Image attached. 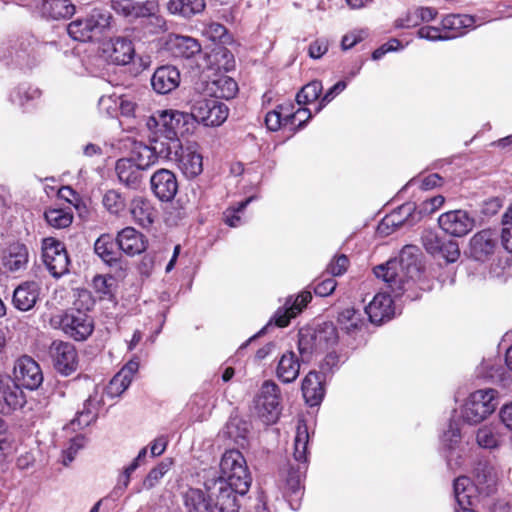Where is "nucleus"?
I'll return each mask as SVG.
<instances>
[{
	"mask_svg": "<svg viewBox=\"0 0 512 512\" xmlns=\"http://www.w3.org/2000/svg\"><path fill=\"white\" fill-rule=\"evenodd\" d=\"M206 92L213 99H231L238 92V85L236 81L225 75L215 74V77L207 82Z\"/></svg>",
	"mask_w": 512,
	"mask_h": 512,
	"instance_id": "obj_33",
	"label": "nucleus"
},
{
	"mask_svg": "<svg viewBox=\"0 0 512 512\" xmlns=\"http://www.w3.org/2000/svg\"><path fill=\"white\" fill-rule=\"evenodd\" d=\"M104 52L114 64L127 65L134 58L135 48L131 40L125 37H117L110 41Z\"/></svg>",
	"mask_w": 512,
	"mask_h": 512,
	"instance_id": "obj_32",
	"label": "nucleus"
},
{
	"mask_svg": "<svg viewBox=\"0 0 512 512\" xmlns=\"http://www.w3.org/2000/svg\"><path fill=\"white\" fill-rule=\"evenodd\" d=\"M418 221L416 204L407 202L386 215L379 223L377 231L379 234L389 235L401 226H412Z\"/></svg>",
	"mask_w": 512,
	"mask_h": 512,
	"instance_id": "obj_14",
	"label": "nucleus"
},
{
	"mask_svg": "<svg viewBox=\"0 0 512 512\" xmlns=\"http://www.w3.org/2000/svg\"><path fill=\"white\" fill-rule=\"evenodd\" d=\"M112 20L113 16L107 9L95 7L85 16L70 22L67 32L76 41H90L107 32L111 27Z\"/></svg>",
	"mask_w": 512,
	"mask_h": 512,
	"instance_id": "obj_6",
	"label": "nucleus"
},
{
	"mask_svg": "<svg viewBox=\"0 0 512 512\" xmlns=\"http://www.w3.org/2000/svg\"><path fill=\"white\" fill-rule=\"evenodd\" d=\"M116 243L119 249L128 256L141 254L147 248L144 235L133 227H125L119 231Z\"/></svg>",
	"mask_w": 512,
	"mask_h": 512,
	"instance_id": "obj_22",
	"label": "nucleus"
},
{
	"mask_svg": "<svg viewBox=\"0 0 512 512\" xmlns=\"http://www.w3.org/2000/svg\"><path fill=\"white\" fill-rule=\"evenodd\" d=\"M117 14L134 20L138 18L154 17L159 11L158 3L154 0L135 2L130 0L128 4H120L112 8Z\"/></svg>",
	"mask_w": 512,
	"mask_h": 512,
	"instance_id": "obj_29",
	"label": "nucleus"
},
{
	"mask_svg": "<svg viewBox=\"0 0 512 512\" xmlns=\"http://www.w3.org/2000/svg\"><path fill=\"white\" fill-rule=\"evenodd\" d=\"M104 208L113 215H119L126 208V199L114 189L105 192L102 198Z\"/></svg>",
	"mask_w": 512,
	"mask_h": 512,
	"instance_id": "obj_55",
	"label": "nucleus"
},
{
	"mask_svg": "<svg viewBox=\"0 0 512 512\" xmlns=\"http://www.w3.org/2000/svg\"><path fill=\"white\" fill-rule=\"evenodd\" d=\"M180 73L173 66H162L155 70L151 78L153 90L158 94H168L179 86Z\"/></svg>",
	"mask_w": 512,
	"mask_h": 512,
	"instance_id": "obj_24",
	"label": "nucleus"
},
{
	"mask_svg": "<svg viewBox=\"0 0 512 512\" xmlns=\"http://www.w3.org/2000/svg\"><path fill=\"white\" fill-rule=\"evenodd\" d=\"M280 388L272 380L263 382L260 392L255 400V409L263 423H275L280 415Z\"/></svg>",
	"mask_w": 512,
	"mask_h": 512,
	"instance_id": "obj_8",
	"label": "nucleus"
},
{
	"mask_svg": "<svg viewBox=\"0 0 512 512\" xmlns=\"http://www.w3.org/2000/svg\"><path fill=\"white\" fill-rule=\"evenodd\" d=\"M171 160L178 161L179 169L187 178H195L203 171V156L196 143L189 144L178 152L177 157Z\"/></svg>",
	"mask_w": 512,
	"mask_h": 512,
	"instance_id": "obj_19",
	"label": "nucleus"
},
{
	"mask_svg": "<svg viewBox=\"0 0 512 512\" xmlns=\"http://www.w3.org/2000/svg\"><path fill=\"white\" fill-rule=\"evenodd\" d=\"M324 392L322 374L310 371L302 382V393L306 403L310 406L318 405L324 397Z\"/></svg>",
	"mask_w": 512,
	"mask_h": 512,
	"instance_id": "obj_36",
	"label": "nucleus"
},
{
	"mask_svg": "<svg viewBox=\"0 0 512 512\" xmlns=\"http://www.w3.org/2000/svg\"><path fill=\"white\" fill-rule=\"evenodd\" d=\"M182 502L186 512H215L214 499L207 490L188 488L182 492Z\"/></svg>",
	"mask_w": 512,
	"mask_h": 512,
	"instance_id": "obj_23",
	"label": "nucleus"
},
{
	"mask_svg": "<svg viewBox=\"0 0 512 512\" xmlns=\"http://www.w3.org/2000/svg\"><path fill=\"white\" fill-rule=\"evenodd\" d=\"M202 34L213 42L219 41L226 43L225 38L227 37V29L220 23L212 22L205 25L202 30Z\"/></svg>",
	"mask_w": 512,
	"mask_h": 512,
	"instance_id": "obj_60",
	"label": "nucleus"
},
{
	"mask_svg": "<svg viewBox=\"0 0 512 512\" xmlns=\"http://www.w3.org/2000/svg\"><path fill=\"white\" fill-rule=\"evenodd\" d=\"M94 303L88 290L77 289L74 292L73 306L54 316L51 324L76 341L86 340L94 330V322L89 315Z\"/></svg>",
	"mask_w": 512,
	"mask_h": 512,
	"instance_id": "obj_4",
	"label": "nucleus"
},
{
	"mask_svg": "<svg viewBox=\"0 0 512 512\" xmlns=\"http://www.w3.org/2000/svg\"><path fill=\"white\" fill-rule=\"evenodd\" d=\"M113 277L96 275L93 278V288L100 295V298L112 296Z\"/></svg>",
	"mask_w": 512,
	"mask_h": 512,
	"instance_id": "obj_62",
	"label": "nucleus"
},
{
	"mask_svg": "<svg viewBox=\"0 0 512 512\" xmlns=\"http://www.w3.org/2000/svg\"><path fill=\"white\" fill-rule=\"evenodd\" d=\"M337 321L342 330L350 333L361 326L362 316L359 311L348 307L339 312Z\"/></svg>",
	"mask_w": 512,
	"mask_h": 512,
	"instance_id": "obj_53",
	"label": "nucleus"
},
{
	"mask_svg": "<svg viewBox=\"0 0 512 512\" xmlns=\"http://www.w3.org/2000/svg\"><path fill=\"white\" fill-rule=\"evenodd\" d=\"M498 406V392L492 388L472 392L461 409L463 420L476 425L487 419Z\"/></svg>",
	"mask_w": 512,
	"mask_h": 512,
	"instance_id": "obj_7",
	"label": "nucleus"
},
{
	"mask_svg": "<svg viewBox=\"0 0 512 512\" xmlns=\"http://www.w3.org/2000/svg\"><path fill=\"white\" fill-rule=\"evenodd\" d=\"M43 261L55 278H60L69 272L70 260L64 244L52 237L44 238L42 241Z\"/></svg>",
	"mask_w": 512,
	"mask_h": 512,
	"instance_id": "obj_10",
	"label": "nucleus"
},
{
	"mask_svg": "<svg viewBox=\"0 0 512 512\" xmlns=\"http://www.w3.org/2000/svg\"><path fill=\"white\" fill-rule=\"evenodd\" d=\"M190 115L192 124L197 121L205 126L215 127L226 121L229 109L225 103L217 99H201L193 104Z\"/></svg>",
	"mask_w": 512,
	"mask_h": 512,
	"instance_id": "obj_9",
	"label": "nucleus"
},
{
	"mask_svg": "<svg viewBox=\"0 0 512 512\" xmlns=\"http://www.w3.org/2000/svg\"><path fill=\"white\" fill-rule=\"evenodd\" d=\"M95 253L107 264L118 261V253L115 250L113 238L108 234L101 235L94 244Z\"/></svg>",
	"mask_w": 512,
	"mask_h": 512,
	"instance_id": "obj_47",
	"label": "nucleus"
},
{
	"mask_svg": "<svg viewBox=\"0 0 512 512\" xmlns=\"http://www.w3.org/2000/svg\"><path fill=\"white\" fill-rule=\"evenodd\" d=\"M26 404L23 390L10 378L0 375V413L11 414Z\"/></svg>",
	"mask_w": 512,
	"mask_h": 512,
	"instance_id": "obj_15",
	"label": "nucleus"
},
{
	"mask_svg": "<svg viewBox=\"0 0 512 512\" xmlns=\"http://www.w3.org/2000/svg\"><path fill=\"white\" fill-rule=\"evenodd\" d=\"M309 443L308 427L304 421H299L296 428L293 445V459L281 470L278 486L291 509L297 510L304 494L302 480L307 469V448Z\"/></svg>",
	"mask_w": 512,
	"mask_h": 512,
	"instance_id": "obj_3",
	"label": "nucleus"
},
{
	"mask_svg": "<svg viewBox=\"0 0 512 512\" xmlns=\"http://www.w3.org/2000/svg\"><path fill=\"white\" fill-rule=\"evenodd\" d=\"M154 195L163 202L174 199L178 191V181L175 174L168 169L157 170L150 179Z\"/></svg>",
	"mask_w": 512,
	"mask_h": 512,
	"instance_id": "obj_18",
	"label": "nucleus"
},
{
	"mask_svg": "<svg viewBox=\"0 0 512 512\" xmlns=\"http://www.w3.org/2000/svg\"><path fill=\"white\" fill-rule=\"evenodd\" d=\"M20 388L37 389L43 382V373L39 364L29 356L18 358L13 368V379Z\"/></svg>",
	"mask_w": 512,
	"mask_h": 512,
	"instance_id": "obj_13",
	"label": "nucleus"
},
{
	"mask_svg": "<svg viewBox=\"0 0 512 512\" xmlns=\"http://www.w3.org/2000/svg\"><path fill=\"white\" fill-rule=\"evenodd\" d=\"M312 295L309 291L301 292L295 299L288 298L284 309H278L275 314V324L278 327H286L290 320L296 317L304 307L311 301Z\"/></svg>",
	"mask_w": 512,
	"mask_h": 512,
	"instance_id": "obj_31",
	"label": "nucleus"
},
{
	"mask_svg": "<svg viewBox=\"0 0 512 512\" xmlns=\"http://www.w3.org/2000/svg\"><path fill=\"white\" fill-rule=\"evenodd\" d=\"M255 199L254 196L248 197L244 201L237 203L235 206L227 208L223 212V221L226 225L235 228L243 224L241 214L245 208Z\"/></svg>",
	"mask_w": 512,
	"mask_h": 512,
	"instance_id": "obj_54",
	"label": "nucleus"
},
{
	"mask_svg": "<svg viewBox=\"0 0 512 512\" xmlns=\"http://www.w3.org/2000/svg\"><path fill=\"white\" fill-rule=\"evenodd\" d=\"M417 34L420 38L427 39L430 41L453 39V35L442 34L441 27H434V26L421 27L418 30Z\"/></svg>",
	"mask_w": 512,
	"mask_h": 512,
	"instance_id": "obj_63",
	"label": "nucleus"
},
{
	"mask_svg": "<svg viewBox=\"0 0 512 512\" xmlns=\"http://www.w3.org/2000/svg\"><path fill=\"white\" fill-rule=\"evenodd\" d=\"M115 171L121 183L130 188H137L141 182V169L129 158L116 162Z\"/></svg>",
	"mask_w": 512,
	"mask_h": 512,
	"instance_id": "obj_40",
	"label": "nucleus"
},
{
	"mask_svg": "<svg viewBox=\"0 0 512 512\" xmlns=\"http://www.w3.org/2000/svg\"><path fill=\"white\" fill-rule=\"evenodd\" d=\"M422 245L425 250L435 256L437 252H439V248L442 242V238L438 236L435 231L425 230L421 236Z\"/></svg>",
	"mask_w": 512,
	"mask_h": 512,
	"instance_id": "obj_61",
	"label": "nucleus"
},
{
	"mask_svg": "<svg viewBox=\"0 0 512 512\" xmlns=\"http://www.w3.org/2000/svg\"><path fill=\"white\" fill-rule=\"evenodd\" d=\"M503 442L504 435L502 433V428L498 424L484 425L476 432V443L483 449H497Z\"/></svg>",
	"mask_w": 512,
	"mask_h": 512,
	"instance_id": "obj_39",
	"label": "nucleus"
},
{
	"mask_svg": "<svg viewBox=\"0 0 512 512\" xmlns=\"http://www.w3.org/2000/svg\"><path fill=\"white\" fill-rule=\"evenodd\" d=\"M28 249L19 242L11 244L3 256V266L10 272L24 270L28 263Z\"/></svg>",
	"mask_w": 512,
	"mask_h": 512,
	"instance_id": "obj_38",
	"label": "nucleus"
},
{
	"mask_svg": "<svg viewBox=\"0 0 512 512\" xmlns=\"http://www.w3.org/2000/svg\"><path fill=\"white\" fill-rule=\"evenodd\" d=\"M294 107L291 103H285L277 106L278 113L282 116L284 124L295 125V119H300V115H306V119L311 118V112L307 108H298L293 111Z\"/></svg>",
	"mask_w": 512,
	"mask_h": 512,
	"instance_id": "obj_57",
	"label": "nucleus"
},
{
	"mask_svg": "<svg viewBox=\"0 0 512 512\" xmlns=\"http://www.w3.org/2000/svg\"><path fill=\"white\" fill-rule=\"evenodd\" d=\"M44 216L47 223L56 229H63L70 226L73 220V214L69 208H49L46 210Z\"/></svg>",
	"mask_w": 512,
	"mask_h": 512,
	"instance_id": "obj_52",
	"label": "nucleus"
},
{
	"mask_svg": "<svg viewBox=\"0 0 512 512\" xmlns=\"http://www.w3.org/2000/svg\"><path fill=\"white\" fill-rule=\"evenodd\" d=\"M474 18L470 15L451 14L441 21V29L445 35H453V38L461 36L465 30L473 27Z\"/></svg>",
	"mask_w": 512,
	"mask_h": 512,
	"instance_id": "obj_43",
	"label": "nucleus"
},
{
	"mask_svg": "<svg viewBox=\"0 0 512 512\" xmlns=\"http://www.w3.org/2000/svg\"><path fill=\"white\" fill-rule=\"evenodd\" d=\"M41 96V91L29 84H20L10 94L11 101L20 106L25 107L30 102H34Z\"/></svg>",
	"mask_w": 512,
	"mask_h": 512,
	"instance_id": "obj_49",
	"label": "nucleus"
},
{
	"mask_svg": "<svg viewBox=\"0 0 512 512\" xmlns=\"http://www.w3.org/2000/svg\"><path fill=\"white\" fill-rule=\"evenodd\" d=\"M369 319L373 323H382L391 319L394 314L393 300L387 293H377L365 307Z\"/></svg>",
	"mask_w": 512,
	"mask_h": 512,
	"instance_id": "obj_27",
	"label": "nucleus"
},
{
	"mask_svg": "<svg viewBox=\"0 0 512 512\" xmlns=\"http://www.w3.org/2000/svg\"><path fill=\"white\" fill-rule=\"evenodd\" d=\"M51 355L55 369L62 375L68 376L76 371L78 355L74 345L71 343L63 341L53 342Z\"/></svg>",
	"mask_w": 512,
	"mask_h": 512,
	"instance_id": "obj_16",
	"label": "nucleus"
},
{
	"mask_svg": "<svg viewBox=\"0 0 512 512\" xmlns=\"http://www.w3.org/2000/svg\"><path fill=\"white\" fill-rule=\"evenodd\" d=\"M147 452L148 447H143L139 451L138 455L132 460V462L123 468L122 472L119 474L117 478V482L114 488L109 493L107 498H110L115 501L118 500L121 496H123L127 487L129 486V483L131 481V475L133 474V472L146 463Z\"/></svg>",
	"mask_w": 512,
	"mask_h": 512,
	"instance_id": "obj_26",
	"label": "nucleus"
},
{
	"mask_svg": "<svg viewBox=\"0 0 512 512\" xmlns=\"http://www.w3.org/2000/svg\"><path fill=\"white\" fill-rule=\"evenodd\" d=\"M498 481L496 468L488 462H479L474 472V483L479 493L488 495L492 492Z\"/></svg>",
	"mask_w": 512,
	"mask_h": 512,
	"instance_id": "obj_37",
	"label": "nucleus"
},
{
	"mask_svg": "<svg viewBox=\"0 0 512 512\" xmlns=\"http://www.w3.org/2000/svg\"><path fill=\"white\" fill-rule=\"evenodd\" d=\"M301 362L293 351L281 355L276 366V377L285 384L294 382L300 373Z\"/></svg>",
	"mask_w": 512,
	"mask_h": 512,
	"instance_id": "obj_34",
	"label": "nucleus"
},
{
	"mask_svg": "<svg viewBox=\"0 0 512 512\" xmlns=\"http://www.w3.org/2000/svg\"><path fill=\"white\" fill-rule=\"evenodd\" d=\"M337 338L336 328L331 323H325L324 326L315 334H312L309 331H301L299 333L298 351L302 361H305L315 350H317L322 341L325 342L326 346H331L337 342Z\"/></svg>",
	"mask_w": 512,
	"mask_h": 512,
	"instance_id": "obj_12",
	"label": "nucleus"
},
{
	"mask_svg": "<svg viewBox=\"0 0 512 512\" xmlns=\"http://www.w3.org/2000/svg\"><path fill=\"white\" fill-rule=\"evenodd\" d=\"M204 8V0H169L167 3V9L171 14H178L186 18L202 12Z\"/></svg>",
	"mask_w": 512,
	"mask_h": 512,
	"instance_id": "obj_46",
	"label": "nucleus"
},
{
	"mask_svg": "<svg viewBox=\"0 0 512 512\" xmlns=\"http://www.w3.org/2000/svg\"><path fill=\"white\" fill-rule=\"evenodd\" d=\"M146 126L156 140V149L167 159H172L182 150L180 137L193 127L192 116L173 109L158 110L147 119Z\"/></svg>",
	"mask_w": 512,
	"mask_h": 512,
	"instance_id": "obj_1",
	"label": "nucleus"
},
{
	"mask_svg": "<svg viewBox=\"0 0 512 512\" xmlns=\"http://www.w3.org/2000/svg\"><path fill=\"white\" fill-rule=\"evenodd\" d=\"M435 256L443 258L450 263L455 262L460 256L458 243L453 240L443 239L439 248V252H437Z\"/></svg>",
	"mask_w": 512,
	"mask_h": 512,
	"instance_id": "obj_58",
	"label": "nucleus"
},
{
	"mask_svg": "<svg viewBox=\"0 0 512 512\" xmlns=\"http://www.w3.org/2000/svg\"><path fill=\"white\" fill-rule=\"evenodd\" d=\"M101 397L98 391L95 390L93 394L85 400L83 409L77 412L76 418L72 421V425L77 424L79 427H86L92 423L98 414V410L101 404Z\"/></svg>",
	"mask_w": 512,
	"mask_h": 512,
	"instance_id": "obj_44",
	"label": "nucleus"
},
{
	"mask_svg": "<svg viewBox=\"0 0 512 512\" xmlns=\"http://www.w3.org/2000/svg\"><path fill=\"white\" fill-rule=\"evenodd\" d=\"M151 145L144 143H135L129 159L132 160L141 170H146L153 166L159 158L167 159L156 149V140L150 136Z\"/></svg>",
	"mask_w": 512,
	"mask_h": 512,
	"instance_id": "obj_25",
	"label": "nucleus"
},
{
	"mask_svg": "<svg viewBox=\"0 0 512 512\" xmlns=\"http://www.w3.org/2000/svg\"><path fill=\"white\" fill-rule=\"evenodd\" d=\"M497 239V232L491 229H484L476 233L470 240V256L475 260L484 261L493 253Z\"/></svg>",
	"mask_w": 512,
	"mask_h": 512,
	"instance_id": "obj_20",
	"label": "nucleus"
},
{
	"mask_svg": "<svg viewBox=\"0 0 512 512\" xmlns=\"http://www.w3.org/2000/svg\"><path fill=\"white\" fill-rule=\"evenodd\" d=\"M421 255L417 246L406 245L398 259L375 267L374 274L388 285L395 296H400L421 279Z\"/></svg>",
	"mask_w": 512,
	"mask_h": 512,
	"instance_id": "obj_2",
	"label": "nucleus"
},
{
	"mask_svg": "<svg viewBox=\"0 0 512 512\" xmlns=\"http://www.w3.org/2000/svg\"><path fill=\"white\" fill-rule=\"evenodd\" d=\"M205 479L223 480L228 485L234 487L239 495H244L248 492L252 481L244 456L235 449L227 450L222 455L220 476L216 477V473L211 471L208 472Z\"/></svg>",
	"mask_w": 512,
	"mask_h": 512,
	"instance_id": "obj_5",
	"label": "nucleus"
},
{
	"mask_svg": "<svg viewBox=\"0 0 512 512\" xmlns=\"http://www.w3.org/2000/svg\"><path fill=\"white\" fill-rule=\"evenodd\" d=\"M323 86L320 81H312L305 85L296 95L299 105H306L317 100L322 92Z\"/></svg>",
	"mask_w": 512,
	"mask_h": 512,
	"instance_id": "obj_56",
	"label": "nucleus"
},
{
	"mask_svg": "<svg viewBox=\"0 0 512 512\" xmlns=\"http://www.w3.org/2000/svg\"><path fill=\"white\" fill-rule=\"evenodd\" d=\"M133 221L142 228L151 227L158 217V211L150 200L142 196L134 197L129 204Z\"/></svg>",
	"mask_w": 512,
	"mask_h": 512,
	"instance_id": "obj_21",
	"label": "nucleus"
},
{
	"mask_svg": "<svg viewBox=\"0 0 512 512\" xmlns=\"http://www.w3.org/2000/svg\"><path fill=\"white\" fill-rule=\"evenodd\" d=\"M461 439L460 428L457 423L450 422L448 429L443 433L441 442L444 447L450 450V454L446 455L447 464L449 467L453 468L455 465H459V462L456 461L453 463V450L459 444Z\"/></svg>",
	"mask_w": 512,
	"mask_h": 512,
	"instance_id": "obj_51",
	"label": "nucleus"
},
{
	"mask_svg": "<svg viewBox=\"0 0 512 512\" xmlns=\"http://www.w3.org/2000/svg\"><path fill=\"white\" fill-rule=\"evenodd\" d=\"M348 265V257L344 254H341L331 260L327 266V272L332 276H340L346 272Z\"/></svg>",
	"mask_w": 512,
	"mask_h": 512,
	"instance_id": "obj_64",
	"label": "nucleus"
},
{
	"mask_svg": "<svg viewBox=\"0 0 512 512\" xmlns=\"http://www.w3.org/2000/svg\"><path fill=\"white\" fill-rule=\"evenodd\" d=\"M206 61L208 70L219 74L222 71L227 72L234 68V56L225 47L214 48L207 54Z\"/></svg>",
	"mask_w": 512,
	"mask_h": 512,
	"instance_id": "obj_42",
	"label": "nucleus"
},
{
	"mask_svg": "<svg viewBox=\"0 0 512 512\" xmlns=\"http://www.w3.org/2000/svg\"><path fill=\"white\" fill-rule=\"evenodd\" d=\"M250 433V424L241 418H231L226 425V434L236 444L243 446Z\"/></svg>",
	"mask_w": 512,
	"mask_h": 512,
	"instance_id": "obj_48",
	"label": "nucleus"
},
{
	"mask_svg": "<svg viewBox=\"0 0 512 512\" xmlns=\"http://www.w3.org/2000/svg\"><path fill=\"white\" fill-rule=\"evenodd\" d=\"M205 489L210 493V497L215 498V512H238L239 504L234 487L228 485L223 480L205 479Z\"/></svg>",
	"mask_w": 512,
	"mask_h": 512,
	"instance_id": "obj_11",
	"label": "nucleus"
},
{
	"mask_svg": "<svg viewBox=\"0 0 512 512\" xmlns=\"http://www.w3.org/2000/svg\"><path fill=\"white\" fill-rule=\"evenodd\" d=\"M438 223L443 231L455 237L466 235L474 226V220L464 210L443 213L440 215Z\"/></svg>",
	"mask_w": 512,
	"mask_h": 512,
	"instance_id": "obj_17",
	"label": "nucleus"
},
{
	"mask_svg": "<svg viewBox=\"0 0 512 512\" xmlns=\"http://www.w3.org/2000/svg\"><path fill=\"white\" fill-rule=\"evenodd\" d=\"M138 369L139 361L137 359H131L127 362L110 380L106 387V394L112 398L120 396L129 387Z\"/></svg>",
	"mask_w": 512,
	"mask_h": 512,
	"instance_id": "obj_28",
	"label": "nucleus"
},
{
	"mask_svg": "<svg viewBox=\"0 0 512 512\" xmlns=\"http://www.w3.org/2000/svg\"><path fill=\"white\" fill-rule=\"evenodd\" d=\"M171 464V461L165 460L161 461L159 464L153 467L145 476L140 488H138L136 492L139 493L142 490H151L156 487L160 483L161 479L170 470Z\"/></svg>",
	"mask_w": 512,
	"mask_h": 512,
	"instance_id": "obj_50",
	"label": "nucleus"
},
{
	"mask_svg": "<svg viewBox=\"0 0 512 512\" xmlns=\"http://www.w3.org/2000/svg\"><path fill=\"white\" fill-rule=\"evenodd\" d=\"M170 49L176 57L188 59L200 53L201 45L192 37L176 35L170 39Z\"/></svg>",
	"mask_w": 512,
	"mask_h": 512,
	"instance_id": "obj_45",
	"label": "nucleus"
},
{
	"mask_svg": "<svg viewBox=\"0 0 512 512\" xmlns=\"http://www.w3.org/2000/svg\"><path fill=\"white\" fill-rule=\"evenodd\" d=\"M445 199L441 195H437L421 202L419 207L416 206V215L419 216V221L424 215H429L438 210L444 203Z\"/></svg>",
	"mask_w": 512,
	"mask_h": 512,
	"instance_id": "obj_59",
	"label": "nucleus"
},
{
	"mask_svg": "<svg viewBox=\"0 0 512 512\" xmlns=\"http://www.w3.org/2000/svg\"><path fill=\"white\" fill-rule=\"evenodd\" d=\"M455 506L472 507L479 493L478 487L469 477L460 476L453 484Z\"/></svg>",
	"mask_w": 512,
	"mask_h": 512,
	"instance_id": "obj_35",
	"label": "nucleus"
},
{
	"mask_svg": "<svg viewBox=\"0 0 512 512\" xmlns=\"http://www.w3.org/2000/svg\"><path fill=\"white\" fill-rule=\"evenodd\" d=\"M41 13L54 20L66 19L75 13V5L71 0H43Z\"/></svg>",
	"mask_w": 512,
	"mask_h": 512,
	"instance_id": "obj_41",
	"label": "nucleus"
},
{
	"mask_svg": "<svg viewBox=\"0 0 512 512\" xmlns=\"http://www.w3.org/2000/svg\"><path fill=\"white\" fill-rule=\"evenodd\" d=\"M40 286L34 281L20 284L13 293V306L22 312L30 311L39 299Z\"/></svg>",
	"mask_w": 512,
	"mask_h": 512,
	"instance_id": "obj_30",
	"label": "nucleus"
}]
</instances>
